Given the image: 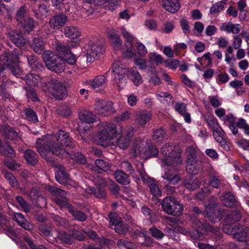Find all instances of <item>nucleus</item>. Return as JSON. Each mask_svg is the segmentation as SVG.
<instances>
[{
    "label": "nucleus",
    "instance_id": "nucleus-47",
    "mask_svg": "<svg viewBox=\"0 0 249 249\" xmlns=\"http://www.w3.org/2000/svg\"><path fill=\"white\" fill-rule=\"evenodd\" d=\"M149 187L151 193L156 196H159L161 195V192L159 186L154 182L150 181Z\"/></svg>",
    "mask_w": 249,
    "mask_h": 249
},
{
    "label": "nucleus",
    "instance_id": "nucleus-39",
    "mask_svg": "<svg viewBox=\"0 0 249 249\" xmlns=\"http://www.w3.org/2000/svg\"><path fill=\"white\" fill-rule=\"evenodd\" d=\"M107 79L103 75L96 76L92 81L90 82V85L93 89L103 86L106 82Z\"/></svg>",
    "mask_w": 249,
    "mask_h": 249
},
{
    "label": "nucleus",
    "instance_id": "nucleus-57",
    "mask_svg": "<svg viewBox=\"0 0 249 249\" xmlns=\"http://www.w3.org/2000/svg\"><path fill=\"white\" fill-rule=\"evenodd\" d=\"M175 28L173 21H167L164 24L163 32L166 34H169L172 32Z\"/></svg>",
    "mask_w": 249,
    "mask_h": 249
},
{
    "label": "nucleus",
    "instance_id": "nucleus-59",
    "mask_svg": "<svg viewBox=\"0 0 249 249\" xmlns=\"http://www.w3.org/2000/svg\"><path fill=\"white\" fill-rule=\"evenodd\" d=\"M115 226L114 229L119 234H124L128 229V227L126 224H122L120 223Z\"/></svg>",
    "mask_w": 249,
    "mask_h": 249
},
{
    "label": "nucleus",
    "instance_id": "nucleus-49",
    "mask_svg": "<svg viewBox=\"0 0 249 249\" xmlns=\"http://www.w3.org/2000/svg\"><path fill=\"white\" fill-rule=\"evenodd\" d=\"M213 136L215 140H219L220 138L222 140H225L224 132L220 127L218 126L217 128L213 129Z\"/></svg>",
    "mask_w": 249,
    "mask_h": 249
},
{
    "label": "nucleus",
    "instance_id": "nucleus-62",
    "mask_svg": "<svg viewBox=\"0 0 249 249\" xmlns=\"http://www.w3.org/2000/svg\"><path fill=\"white\" fill-rule=\"evenodd\" d=\"M134 62L141 70H145L147 67L146 61L143 59L136 58L134 59Z\"/></svg>",
    "mask_w": 249,
    "mask_h": 249
},
{
    "label": "nucleus",
    "instance_id": "nucleus-10",
    "mask_svg": "<svg viewBox=\"0 0 249 249\" xmlns=\"http://www.w3.org/2000/svg\"><path fill=\"white\" fill-rule=\"evenodd\" d=\"M116 125L113 124H107L103 130L98 132L97 137L99 140H111L116 137Z\"/></svg>",
    "mask_w": 249,
    "mask_h": 249
},
{
    "label": "nucleus",
    "instance_id": "nucleus-35",
    "mask_svg": "<svg viewBox=\"0 0 249 249\" xmlns=\"http://www.w3.org/2000/svg\"><path fill=\"white\" fill-rule=\"evenodd\" d=\"M21 78L25 80L27 84L31 88L37 86L39 81V77L33 73H28L24 77L21 76Z\"/></svg>",
    "mask_w": 249,
    "mask_h": 249
},
{
    "label": "nucleus",
    "instance_id": "nucleus-2",
    "mask_svg": "<svg viewBox=\"0 0 249 249\" xmlns=\"http://www.w3.org/2000/svg\"><path fill=\"white\" fill-rule=\"evenodd\" d=\"M18 54L14 52L7 51L0 55V73L7 68L16 77L21 76L22 71L18 63Z\"/></svg>",
    "mask_w": 249,
    "mask_h": 249
},
{
    "label": "nucleus",
    "instance_id": "nucleus-13",
    "mask_svg": "<svg viewBox=\"0 0 249 249\" xmlns=\"http://www.w3.org/2000/svg\"><path fill=\"white\" fill-rule=\"evenodd\" d=\"M10 40L17 47L21 48L29 42L28 37L21 32H12L9 34Z\"/></svg>",
    "mask_w": 249,
    "mask_h": 249
},
{
    "label": "nucleus",
    "instance_id": "nucleus-38",
    "mask_svg": "<svg viewBox=\"0 0 249 249\" xmlns=\"http://www.w3.org/2000/svg\"><path fill=\"white\" fill-rule=\"evenodd\" d=\"M115 178L118 182L123 185L128 184L130 182L127 174L121 170H117L116 172Z\"/></svg>",
    "mask_w": 249,
    "mask_h": 249
},
{
    "label": "nucleus",
    "instance_id": "nucleus-9",
    "mask_svg": "<svg viewBox=\"0 0 249 249\" xmlns=\"http://www.w3.org/2000/svg\"><path fill=\"white\" fill-rule=\"evenodd\" d=\"M128 70L125 69L119 61L115 62L112 66L111 71L115 73V79L118 86L123 88L126 84L124 75L128 74Z\"/></svg>",
    "mask_w": 249,
    "mask_h": 249
},
{
    "label": "nucleus",
    "instance_id": "nucleus-17",
    "mask_svg": "<svg viewBox=\"0 0 249 249\" xmlns=\"http://www.w3.org/2000/svg\"><path fill=\"white\" fill-rule=\"evenodd\" d=\"M67 21V17L63 14H59L50 18L49 25L52 29H58L64 25Z\"/></svg>",
    "mask_w": 249,
    "mask_h": 249
},
{
    "label": "nucleus",
    "instance_id": "nucleus-4",
    "mask_svg": "<svg viewBox=\"0 0 249 249\" xmlns=\"http://www.w3.org/2000/svg\"><path fill=\"white\" fill-rule=\"evenodd\" d=\"M161 152L165 156L162 161V166L181 161L180 153L177 150L176 146L173 142H168L162 145Z\"/></svg>",
    "mask_w": 249,
    "mask_h": 249
},
{
    "label": "nucleus",
    "instance_id": "nucleus-30",
    "mask_svg": "<svg viewBox=\"0 0 249 249\" xmlns=\"http://www.w3.org/2000/svg\"><path fill=\"white\" fill-rule=\"evenodd\" d=\"M23 56L27 59L28 65L33 70H36L42 67V64L38 61L37 58L35 55L24 54Z\"/></svg>",
    "mask_w": 249,
    "mask_h": 249
},
{
    "label": "nucleus",
    "instance_id": "nucleus-48",
    "mask_svg": "<svg viewBox=\"0 0 249 249\" xmlns=\"http://www.w3.org/2000/svg\"><path fill=\"white\" fill-rule=\"evenodd\" d=\"M95 165L100 169L104 171H107L109 170V164L102 160H97L95 161Z\"/></svg>",
    "mask_w": 249,
    "mask_h": 249
},
{
    "label": "nucleus",
    "instance_id": "nucleus-43",
    "mask_svg": "<svg viewBox=\"0 0 249 249\" xmlns=\"http://www.w3.org/2000/svg\"><path fill=\"white\" fill-rule=\"evenodd\" d=\"M226 4V2L223 1L216 2L211 7L210 11V14L213 15L220 13L224 9Z\"/></svg>",
    "mask_w": 249,
    "mask_h": 249
},
{
    "label": "nucleus",
    "instance_id": "nucleus-29",
    "mask_svg": "<svg viewBox=\"0 0 249 249\" xmlns=\"http://www.w3.org/2000/svg\"><path fill=\"white\" fill-rule=\"evenodd\" d=\"M14 217L18 224L25 229L31 230L32 229V226L25 219L21 213H16L14 214Z\"/></svg>",
    "mask_w": 249,
    "mask_h": 249
},
{
    "label": "nucleus",
    "instance_id": "nucleus-42",
    "mask_svg": "<svg viewBox=\"0 0 249 249\" xmlns=\"http://www.w3.org/2000/svg\"><path fill=\"white\" fill-rule=\"evenodd\" d=\"M25 116L29 121L36 123L38 122L37 115L36 112L31 108H26L23 110Z\"/></svg>",
    "mask_w": 249,
    "mask_h": 249
},
{
    "label": "nucleus",
    "instance_id": "nucleus-3",
    "mask_svg": "<svg viewBox=\"0 0 249 249\" xmlns=\"http://www.w3.org/2000/svg\"><path fill=\"white\" fill-rule=\"evenodd\" d=\"M43 60L50 71L56 73H61L65 69V62L54 53L45 51L42 54Z\"/></svg>",
    "mask_w": 249,
    "mask_h": 249
},
{
    "label": "nucleus",
    "instance_id": "nucleus-18",
    "mask_svg": "<svg viewBox=\"0 0 249 249\" xmlns=\"http://www.w3.org/2000/svg\"><path fill=\"white\" fill-rule=\"evenodd\" d=\"M163 178L173 184L178 183L180 180V178L178 174L177 170L172 167L165 169V173Z\"/></svg>",
    "mask_w": 249,
    "mask_h": 249
},
{
    "label": "nucleus",
    "instance_id": "nucleus-60",
    "mask_svg": "<svg viewBox=\"0 0 249 249\" xmlns=\"http://www.w3.org/2000/svg\"><path fill=\"white\" fill-rule=\"evenodd\" d=\"M165 132L162 129H158L155 130L153 135L154 140L163 139L164 138Z\"/></svg>",
    "mask_w": 249,
    "mask_h": 249
},
{
    "label": "nucleus",
    "instance_id": "nucleus-31",
    "mask_svg": "<svg viewBox=\"0 0 249 249\" xmlns=\"http://www.w3.org/2000/svg\"><path fill=\"white\" fill-rule=\"evenodd\" d=\"M220 30L225 31L228 33H232L234 34H238L240 31V25L239 24H233L231 23H223L220 28Z\"/></svg>",
    "mask_w": 249,
    "mask_h": 249
},
{
    "label": "nucleus",
    "instance_id": "nucleus-28",
    "mask_svg": "<svg viewBox=\"0 0 249 249\" xmlns=\"http://www.w3.org/2000/svg\"><path fill=\"white\" fill-rule=\"evenodd\" d=\"M57 52L63 57L71 56V52L69 46L66 43H57L55 45Z\"/></svg>",
    "mask_w": 249,
    "mask_h": 249
},
{
    "label": "nucleus",
    "instance_id": "nucleus-46",
    "mask_svg": "<svg viewBox=\"0 0 249 249\" xmlns=\"http://www.w3.org/2000/svg\"><path fill=\"white\" fill-rule=\"evenodd\" d=\"M5 177L12 187L17 188L18 186V182L16 178L11 173H6Z\"/></svg>",
    "mask_w": 249,
    "mask_h": 249
},
{
    "label": "nucleus",
    "instance_id": "nucleus-11",
    "mask_svg": "<svg viewBox=\"0 0 249 249\" xmlns=\"http://www.w3.org/2000/svg\"><path fill=\"white\" fill-rule=\"evenodd\" d=\"M104 52V49L102 45L94 43L90 44L89 48L87 50V61L88 62L94 61L95 59L98 58Z\"/></svg>",
    "mask_w": 249,
    "mask_h": 249
},
{
    "label": "nucleus",
    "instance_id": "nucleus-61",
    "mask_svg": "<svg viewBox=\"0 0 249 249\" xmlns=\"http://www.w3.org/2000/svg\"><path fill=\"white\" fill-rule=\"evenodd\" d=\"M175 108L181 115L184 114L186 112V106L184 103H176L175 106Z\"/></svg>",
    "mask_w": 249,
    "mask_h": 249
},
{
    "label": "nucleus",
    "instance_id": "nucleus-54",
    "mask_svg": "<svg viewBox=\"0 0 249 249\" xmlns=\"http://www.w3.org/2000/svg\"><path fill=\"white\" fill-rule=\"evenodd\" d=\"M206 120L209 126L212 129L216 128L219 126L216 119L213 116H208Z\"/></svg>",
    "mask_w": 249,
    "mask_h": 249
},
{
    "label": "nucleus",
    "instance_id": "nucleus-53",
    "mask_svg": "<svg viewBox=\"0 0 249 249\" xmlns=\"http://www.w3.org/2000/svg\"><path fill=\"white\" fill-rule=\"evenodd\" d=\"M188 157L187 160H196V149L194 146L188 147L186 151Z\"/></svg>",
    "mask_w": 249,
    "mask_h": 249
},
{
    "label": "nucleus",
    "instance_id": "nucleus-16",
    "mask_svg": "<svg viewBox=\"0 0 249 249\" xmlns=\"http://www.w3.org/2000/svg\"><path fill=\"white\" fill-rule=\"evenodd\" d=\"M216 205L213 204L208 206L205 211L203 212V215H206L208 219L212 223H215L219 221L222 218L219 212L216 209Z\"/></svg>",
    "mask_w": 249,
    "mask_h": 249
},
{
    "label": "nucleus",
    "instance_id": "nucleus-36",
    "mask_svg": "<svg viewBox=\"0 0 249 249\" xmlns=\"http://www.w3.org/2000/svg\"><path fill=\"white\" fill-rule=\"evenodd\" d=\"M24 157L28 163L35 165L38 161L37 155L34 151L28 149L24 153Z\"/></svg>",
    "mask_w": 249,
    "mask_h": 249
},
{
    "label": "nucleus",
    "instance_id": "nucleus-25",
    "mask_svg": "<svg viewBox=\"0 0 249 249\" xmlns=\"http://www.w3.org/2000/svg\"><path fill=\"white\" fill-rule=\"evenodd\" d=\"M13 84V82L9 79L2 80L0 86V95L5 99L9 98L10 94L8 89Z\"/></svg>",
    "mask_w": 249,
    "mask_h": 249
},
{
    "label": "nucleus",
    "instance_id": "nucleus-19",
    "mask_svg": "<svg viewBox=\"0 0 249 249\" xmlns=\"http://www.w3.org/2000/svg\"><path fill=\"white\" fill-rule=\"evenodd\" d=\"M161 2L165 10L173 14L177 12L180 7L178 0H162Z\"/></svg>",
    "mask_w": 249,
    "mask_h": 249
},
{
    "label": "nucleus",
    "instance_id": "nucleus-58",
    "mask_svg": "<svg viewBox=\"0 0 249 249\" xmlns=\"http://www.w3.org/2000/svg\"><path fill=\"white\" fill-rule=\"evenodd\" d=\"M149 56L151 62H155L158 65L162 63L163 61L162 57L160 55L152 53L150 54Z\"/></svg>",
    "mask_w": 249,
    "mask_h": 249
},
{
    "label": "nucleus",
    "instance_id": "nucleus-55",
    "mask_svg": "<svg viewBox=\"0 0 249 249\" xmlns=\"http://www.w3.org/2000/svg\"><path fill=\"white\" fill-rule=\"evenodd\" d=\"M56 140H67L69 138V134L62 130H59L54 136Z\"/></svg>",
    "mask_w": 249,
    "mask_h": 249
},
{
    "label": "nucleus",
    "instance_id": "nucleus-22",
    "mask_svg": "<svg viewBox=\"0 0 249 249\" xmlns=\"http://www.w3.org/2000/svg\"><path fill=\"white\" fill-rule=\"evenodd\" d=\"M1 133L9 140H16L20 138L19 135L9 126L3 125L0 128Z\"/></svg>",
    "mask_w": 249,
    "mask_h": 249
},
{
    "label": "nucleus",
    "instance_id": "nucleus-15",
    "mask_svg": "<svg viewBox=\"0 0 249 249\" xmlns=\"http://www.w3.org/2000/svg\"><path fill=\"white\" fill-rule=\"evenodd\" d=\"M49 191L53 195L56 196V202L59 205L62 207H65L68 206V203L65 200V196H66L65 191L52 186L49 187Z\"/></svg>",
    "mask_w": 249,
    "mask_h": 249
},
{
    "label": "nucleus",
    "instance_id": "nucleus-26",
    "mask_svg": "<svg viewBox=\"0 0 249 249\" xmlns=\"http://www.w3.org/2000/svg\"><path fill=\"white\" fill-rule=\"evenodd\" d=\"M108 36L113 44L115 50H120L122 45V41L119 35L116 34L113 30L112 31L108 33Z\"/></svg>",
    "mask_w": 249,
    "mask_h": 249
},
{
    "label": "nucleus",
    "instance_id": "nucleus-40",
    "mask_svg": "<svg viewBox=\"0 0 249 249\" xmlns=\"http://www.w3.org/2000/svg\"><path fill=\"white\" fill-rule=\"evenodd\" d=\"M25 32L29 33L35 27V21L32 18H27L23 22H20Z\"/></svg>",
    "mask_w": 249,
    "mask_h": 249
},
{
    "label": "nucleus",
    "instance_id": "nucleus-50",
    "mask_svg": "<svg viewBox=\"0 0 249 249\" xmlns=\"http://www.w3.org/2000/svg\"><path fill=\"white\" fill-rule=\"evenodd\" d=\"M16 200L20 207L23 209L24 211L27 213L31 210L30 206L20 196H17Z\"/></svg>",
    "mask_w": 249,
    "mask_h": 249
},
{
    "label": "nucleus",
    "instance_id": "nucleus-63",
    "mask_svg": "<svg viewBox=\"0 0 249 249\" xmlns=\"http://www.w3.org/2000/svg\"><path fill=\"white\" fill-rule=\"evenodd\" d=\"M142 212L143 214L147 217V218L149 219L151 221H153L152 219L153 216H155V213H152L151 210L146 207H143L142 208Z\"/></svg>",
    "mask_w": 249,
    "mask_h": 249
},
{
    "label": "nucleus",
    "instance_id": "nucleus-52",
    "mask_svg": "<svg viewBox=\"0 0 249 249\" xmlns=\"http://www.w3.org/2000/svg\"><path fill=\"white\" fill-rule=\"evenodd\" d=\"M180 25L185 35H187L190 32V26L189 24L188 20L185 18H182L180 20Z\"/></svg>",
    "mask_w": 249,
    "mask_h": 249
},
{
    "label": "nucleus",
    "instance_id": "nucleus-5",
    "mask_svg": "<svg viewBox=\"0 0 249 249\" xmlns=\"http://www.w3.org/2000/svg\"><path fill=\"white\" fill-rule=\"evenodd\" d=\"M223 230L228 234H232L237 240L246 242L249 240V227L243 228L238 223L224 226Z\"/></svg>",
    "mask_w": 249,
    "mask_h": 249
},
{
    "label": "nucleus",
    "instance_id": "nucleus-8",
    "mask_svg": "<svg viewBox=\"0 0 249 249\" xmlns=\"http://www.w3.org/2000/svg\"><path fill=\"white\" fill-rule=\"evenodd\" d=\"M48 85L52 88V95L58 100H62L67 94V89L65 85L57 79L51 78L47 81Z\"/></svg>",
    "mask_w": 249,
    "mask_h": 249
},
{
    "label": "nucleus",
    "instance_id": "nucleus-41",
    "mask_svg": "<svg viewBox=\"0 0 249 249\" xmlns=\"http://www.w3.org/2000/svg\"><path fill=\"white\" fill-rule=\"evenodd\" d=\"M157 97L162 103L173 104L174 99L172 95L167 92H160L157 94Z\"/></svg>",
    "mask_w": 249,
    "mask_h": 249
},
{
    "label": "nucleus",
    "instance_id": "nucleus-12",
    "mask_svg": "<svg viewBox=\"0 0 249 249\" xmlns=\"http://www.w3.org/2000/svg\"><path fill=\"white\" fill-rule=\"evenodd\" d=\"M122 34L126 39L124 46L126 50L124 53V55L125 57L131 58L135 55V50L132 44L133 37L124 28L122 29Z\"/></svg>",
    "mask_w": 249,
    "mask_h": 249
},
{
    "label": "nucleus",
    "instance_id": "nucleus-27",
    "mask_svg": "<svg viewBox=\"0 0 249 249\" xmlns=\"http://www.w3.org/2000/svg\"><path fill=\"white\" fill-rule=\"evenodd\" d=\"M64 33L66 36L71 39L77 38L81 35V32L75 26L66 27L64 29Z\"/></svg>",
    "mask_w": 249,
    "mask_h": 249
},
{
    "label": "nucleus",
    "instance_id": "nucleus-37",
    "mask_svg": "<svg viewBox=\"0 0 249 249\" xmlns=\"http://www.w3.org/2000/svg\"><path fill=\"white\" fill-rule=\"evenodd\" d=\"M221 201L227 207H232L235 203L234 196L230 192L225 194L221 198Z\"/></svg>",
    "mask_w": 249,
    "mask_h": 249
},
{
    "label": "nucleus",
    "instance_id": "nucleus-45",
    "mask_svg": "<svg viewBox=\"0 0 249 249\" xmlns=\"http://www.w3.org/2000/svg\"><path fill=\"white\" fill-rule=\"evenodd\" d=\"M241 214L237 210L232 212L229 215L227 219L228 222L234 223V222L239 221L241 218Z\"/></svg>",
    "mask_w": 249,
    "mask_h": 249
},
{
    "label": "nucleus",
    "instance_id": "nucleus-20",
    "mask_svg": "<svg viewBox=\"0 0 249 249\" xmlns=\"http://www.w3.org/2000/svg\"><path fill=\"white\" fill-rule=\"evenodd\" d=\"M151 116L149 111L145 110H141L137 114L136 122L139 125L144 126L151 119Z\"/></svg>",
    "mask_w": 249,
    "mask_h": 249
},
{
    "label": "nucleus",
    "instance_id": "nucleus-1",
    "mask_svg": "<svg viewBox=\"0 0 249 249\" xmlns=\"http://www.w3.org/2000/svg\"><path fill=\"white\" fill-rule=\"evenodd\" d=\"M72 141H65L64 144L67 149H64V145L62 143L59 141H53V143L50 145H45L40 142H36V148L40 155L49 160L47 156L51 152L59 156L61 158L71 157V155L68 151V148L71 146Z\"/></svg>",
    "mask_w": 249,
    "mask_h": 249
},
{
    "label": "nucleus",
    "instance_id": "nucleus-51",
    "mask_svg": "<svg viewBox=\"0 0 249 249\" xmlns=\"http://www.w3.org/2000/svg\"><path fill=\"white\" fill-rule=\"evenodd\" d=\"M27 98L31 99L33 102H36L38 100L37 94L34 89L31 87L26 89Z\"/></svg>",
    "mask_w": 249,
    "mask_h": 249
},
{
    "label": "nucleus",
    "instance_id": "nucleus-23",
    "mask_svg": "<svg viewBox=\"0 0 249 249\" xmlns=\"http://www.w3.org/2000/svg\"><path fill=\"white\" fill-rule=\"evenodd\" d=\"M186 171L189 174L196 175L202 168L201 163L196 160H187L186 165Z\"/></svg>",
    "mask_w": 249,
    "mask_h": 249
},
{
    "label": "nucleus",
    "instance_id": "nucleus-64",
    "mask_svg": "<svg viewBox=\"0 0 249 249\" xmlns=\"http://www.w3.org/2000/svg\"><path fill=\"white\" fill-rule=\"evenodd\" d=\"M5 164L9 169L12 170H17L19 168V164L13 160L6 161L5 162Z\"/></svg>",
    "mask_w": 249,
    "mask_h": 249
},
{
    "label": "nucleus",
    "instance_id": "nucleus-44",
    "mask_svg": "<svg viewBox=\"0 0 249 249\" xmlns=\"http://www.w3.org/2000/svg\"><path fill=\"white\" fill-rule=\"evenodd\" d=\"M16 18L17 20L19 23L23 22L27 18H29L26 15L24 7L22 6L18 10Z\"/></svg>",
    "mask_w": 249,
    "mask_h": 249
},
{
    "label": "nucleus",
    "instance_id": "nucleus-21",
    "mask_svg": "<svg viewBox=\"0 0 249 249\" xmlns=\"http://www.w3.org/2000/svg\"><path fill=\"white\" fill-rule=\"evenodd\" d=\"M79 119L81 123H85L88 124H92L96 121V117L91 112L84 110L79 113Z\"/></svg>",
    "mask_w": 249,
    "mask_h": 249
},
{
    "label": "nucleus",
    "instance_id": "nucleus-24",
    "mask_svg": "<svg viewBox=\"0 0 249 249\" xmlns=\"http://www.w3.org/2000/svg\"><path fill=\"white\" fill-rule=\"evenodd\" d=\"M31 47L36 53L38 54H43L45 52V43L42 38L39 37H36L33 39Z\"/></svg>",
    "mask_w": 249,
    "mask_h": 249
},
{
    "label": "nucleus",
    "instance_id": "nucleus-34",
    "mask_svg": "<svg viewBox=\"0 0 249 249\" xmlns=\"http://www.w3.org/2000/svg\"><path fill=\"white\" fill-rule=\"evenodd\" d=\"M55 178L60 184L65 185L69 179V175L63 169L60 168L55 172Z\"/></svg>",
    "mask_w": 249,
    "mask_h": 249
},
{
    "label": "nucleus",
    "instance_id": "nucleus-32",
    "mask_svg": "<svg viewBox=\"0 0 249 249\" xmlns=\"http://www.w3.org/2000/svg\"><path fill=\"white\" fill-rule=\"evenodd\" d=\"M138 150L140 153H144L148 156L154 157L158 154V150L157 148L153 145H148L144 148L142 146H139Z\"/></svg>",
    "mask_w": 249,
    "mask_h": 249
},
{
    "label": "nucleus",
    "instance_id": "nucleus-6",
    "mask_svg": "<svg viewBox=\"0 0 249 249\" xmlns=\"http://www.w3.org/2000/svg\"><path fill=\"white\" fill-rule=\"evenodd\" d=\"M162 207L163 210L169 214L178 216L182 214L183 207L175 198H165L162 201Z\"/></svg>",
    "mask_w": 249,
    "mask_h": 249
},
{
    "label": "nucleus",
    "instance_id": "nucleus-14",
    "mask_svg": "<svg viewBox=\"0 0 249 249\" xmlns=\"http://www.w3.org/2000/svg\"><path fill=\"white\" fill-rule=\"evenodd\" d=\"M95 110L97 114L104 115L106 113L112 114L115 112L113 104L110 101H99L95 105Z\"/></svg>",
    "mask_w": 249,
    "mask_h": 249
},
{
    "label": "nucleus",
    "instance_id": "nucleus-7",
    "mask_svg": "<svg viewBox=\"0 0 249 249\" xmlns=\"http://www.w3.org/2000/svg\"><path fill=\"white\" fill-rule=\"evenodd\" d=\"M193 227L194 228L197 229V230L192 232L189 231L185 230H181L180 232L184 235H189L192 239L202 240L203 239V234L201 232L199 231V230L207 231H211L212 230L211 226L209 224L197 219L194 220L193 222Z\"/></svg>",
    "mask_w": 249,
    "mask_h": 249
},
{
    "label": "nucleus",
    "instance_id": "nucleus-33",
    "mask_svg": "<svg viewBox=\"0 0 249 249\" xmlns=\"http://www.w3.org/2000/svg\"><path fill=\"white\" fill-rule=\"evenodd\" d=\"M127 76L135 85H140L142 81L139 72L133 68L128 70Z\"/></svg>",
    "mask_w": 249,
    "mask_h": 249
},
{
    "label": "nucleus",
    "instance_id": "nucleus-56",
    "mask_svg": "<svg viewBox=\"0 0 249 249\" xmlns=\"http://www.w3.org/2000/svg\"><path fill=\"white\" fill-rule=\"evenodd\" d=\"M165 66L172 69H176L179 65V61L175 59L167 60L165 62Z\"/></svg>",
    "mask_w": 249,
    "mask_h": 249
}]
</instances>
